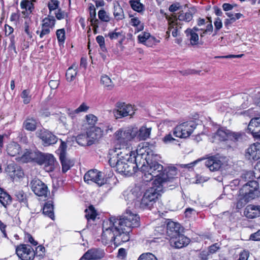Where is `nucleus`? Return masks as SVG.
<instances>
[{
    "label": "nucleus",
    "instance_id": "obj_1",
    "mask_svg": "<svg viewBox=\"0 0 260 260\" xmlns=\"http://www.w3.org/2000/svg\"><path fill=\"white\" fill-rule=\"evenodd\" d=\"M139 225V216L126 210L119 218L111 217L103 221L102 242L105 245L113 242L116 245L127 242L132 229Z\"/></svg>",
    "mask_w": 260,
    "mask_h": 260
},
{
    "label": "nucleus",
    "instance_id": "obj_2",
    "mask_svg": "<svg viewBox=\"0 0 260 260\" xmlns=\"http://www.w3.org/2000/svg\"><path fill=\"white\" fill-rule=\"evenodd\" d=\"M144 148H142V144L139 145L136 153L127 148H121L116 146L109 150V163L111 167H115L116 171L125 175L131 176L136 173L141 163H144L146 156Z\"/></svg>",
    "mask_w": 260,
    "mask_h": 260
},
{
    "label": "nucleus",
    "instance_id": "obj_3",
    "mask_svg": "<svg viewBox=\"0 0 260 260\" xmlns=\"http://www.w3.org/2000/svg\"><path fill=\"white\" fill-rule=\"evenodd\" d=\"M142 148L146 150L144 154L146 156L142 158L145 159L144 163L141 164V171L143 173L142 179L145 182H150L153 180L152 184H157L155 181L157 179H161L165 176L163 166L156 161H153V153L147 146V144L142 143Z\"/></svg>",
    "mask_w": 260,
    "mask_h": 260
},
{
    "label": "nucleus",
    "instance_id": "obj_4",
    "mask_svg": "<svg viewBox=\"0 0 260 260\" xmlns=\"http://www.w3.org/2000/svg\"><path fill=\"white\" fill-rule=\"evenodd\" d=\"M239 194L241 199L247 202L258 197L260 192L258 190L257 182L254 180L248 181L239 190Z\"/></svg>",
    "mask_w": 260,
    "mask_h": 260
},
{
    "label": "nucleus",
    "instance_id": "obj_5",
    "mask_svg": "<svg viewBox=\"0 0 260 260\" xmlns=\"http://www.w3.org/2000/svg\"><path fill=\"white\" fill-rule=\"evenodd\" d=\"M61 143L59 148L57 149L56 152L59 155V160L62 166V172L63 173L67 172L70 168L73 166L74 162L73 160L69 158L67 156V148L66 143L60 140Z\"/></svg>",
    "mask_w": 260,
    "mask_h": 260
},
{
    "label": "nucleus",
    "instance_id": "obj_6",
    "mask_svg": "<svg viewBox=\"0 0 260 260\" xmlns=\"http://www.w3.org/2000/svg\"><path fill=\"white\" fill-rule=\"evenodd\" d=\"M137 134V129L128 127L125 129H120L117 131L114 136L116 140L122 144V148H125L124 144L134 139Z\"/></svg>",
    "mask_w": 260,
    "mask_h": 260
},
{
    "label": "nucleus",
    "instance_id": "obj_7",
    "mask_svg": "<svg viewBox=\"0 0 260 260\" xmlns=\"http://www.w3.org/2000/svg\"><path fill=\"white\" fill-rule=\"evenodd\" d=\"M196 127L193 122H184L175 128L173 135L178 138H187L192 134Z\"/></svg>",
    "mask_w": 260,
    "mask_h": 260
},
{
    "label": "nucleus",
    "instance_id": "obj_8",
    "mask_svg": "<svg viewBox=\"0 0 260 260\" xmlns=\"http://www.w3.org/2000/svg\"><path fill=\"white\" fill-rule=\"evenodd\" d=\"M84 180L88 184L95 183L99 186L105 183V179L102 172L96 169L88 171L84 176Z\"/></svg>",
    "mask_w": 260,
    "mask_h": 260
},
{
    "label": "nucleus",
    "instance_id": "obj_9",
    "mask_svg": "<svg viewBox=\"0 0 260 260\" xmlns=\"http://www.w3.org/2000/svg\"><path fill=\"white\" fill-rule=\"evenodd\" d=\"M36 135L42 140L44 146L53 145L56 143L58 140L52 133L45 129L38 131Z\"/></svg>",
    "mask_w": 260,
    "mask_h": 260
},
{
    "label": "nucleus",
    "instance_id": "obj_10",
    "mask_svg": "<svg viewBox=\"0 0 260 260\" xmlns=\"http://www.w3.org/2000/svg\"><path fill=\"white\" fill-rule=\"evenodd\" d=\"M16 253L22 260H33L35 252L29 245L20 244L16 249Z\"/></svg>",
    "mask_w": 260,
    "mask_h": 260
},
{
    "label": "nucleus",
    "instance_id": "obj_11",
    "mask_svg": "<svg viewBox=\"0 0 260 260\" xmlns=\"http://www.w3.org/2000/svg\"><path fill=\"white\" fill-rule=\"evenodd\" d=\"M32 191L38 196L46 197L49 190L47 186L38 178L32 179L30 183Z\"/></svg>",
    "mask_w": 260,
    "mask_h": 260
},
{
    "label": "nucleus",
    "instance_id": "obj_12",
    "mask_svg": "<svg viewBox=\"0 0 260 260\" xmlns=\"http://www.w3.org/2000/svg\"><path fill=\"white\" fill-rule=\"evenodd\" d=\"M117 109L114 110L113 113L116 119L121 118L128 115L132 116L135 112L132 105H125L124 103L118 104Z\"/></svg>",
    "mask_w": 260,
    "mask_h": 260
},
{
    "label": "nucleus",
    "instance_id": "obj_13",
    "mask_svg": "<svg viewBox=\"0 0 260 260\" xmlns=\"http://www.w3.org/2000/svg\"><path fill=\"white\" fill-rule=\"evenodd\" d=\"M105 255L104 250L100 248H91L88 250L79 260H100Z\"/></svg>",
    "mask_w": 260,
    "mask_h": 260
},
{
    "label": "nucleus",
    "instance_id": "obj_14",
    "mask_svg": "<svg viewBox=\"0 0 260 260\" xmlns=\"http://www.w3.org/2000/svg\"><path fill=\"white\" fill-rule=\"evenodd\" d=\"M245 158L249 160L260 158V143H255L250 145L245 150Z\"/></svg>",
    "mask_w": 260,
    "mask_h": 260
},
{
    "label": "nucleus",
    "instance_id": "obj_15",
    "mask_svg": "<svg viewBox=\"0 0 260 260\" xmlns=\"http://www.w3.org/2000/svg\"><path fill=\"white\" fill-rule=\"evenodd\" d=\"M167 178L165 176L162 177L161 179H157L155 181L157 186L158 187H161V192L164 188H169V189H172L175 188L178 186V179L176 177H171Z\"/></svg>",
    "mask_w": 260,
    "mask_h": 260
},
{
    "label": "nucleus",
    "instance_id": "obj_16",
    "mask_svg": "<svg viewBox=\"0 0 260 260\" xmlns=\"http://www.w3.org/2000/svg\"><path fill=\"white\" fill-rule=\"evenodd\" d=\"M247 133H250L254 138L260 136V117L252 118L247 127Z\"/></svg>",
    "mask_w": 260,
    "mask_h": 260
},
{
    "label": "nucleus",
    "instance_id": "obj_17",
    "mask_svg": "<svg viewBox=\"0 0 260 260\" xmlns=\"http://www.w3.org/2000/svg\"><path fill=\"white\" fill-rule=\"evenodd\" d=\"M189 241V239L180 233L170 240L171 245L176 248H181L187 245Z\"/></svg>",
    "mask_w": 260,
    "mask_h": 260
},
{
    "label": "nucleus",
    "instance_id": "obj_18",
    "mask_svg": "<svg viewBox=\"0 0 260 260\" xmlns=\"http://www.w3.org/2000/svg\"><path fill=\"white\" fill-rule=\"evenodd\" d=\"M160 192H161V187H158L157 184H152V186L147 189L143 196L145 199L155 203L158 196H160Z\"/></svg>",
    "mask_w": 260,
    "mask_h": 260
},
{
    "label": "nucleus",
    "instance_id": "obj_19",
    "mask_svg": "<svg viewBox=\"0 0 260 260\" xmlns=\"http://www.w3.org/2000/svg\"><path fill=\"white\" fill-rule=\"evenodd\" d=\"M123 196L125 200L129 202H134L135 205L138 206V201L141 197V192L139 188L135 187L129 191H124Z\"/></svg>",
    "mask_w": 260,
    "mask_h": 260
},
{
    "label": "nucleus",
    "instance_id": "obj_20",
    "mask_svg": "<svg viewBox=\"0 0 260 260\" xmlns=\"http://www.w3.org/2000/svg\"><path fill=\"white\" fill-rule=\"evenodd\" d=\"M6 171L13 179L16 177L20 178L23 175V172L21 168L14 163H11L7 166Z\"/></svg>",
    "mask_w": 260,
    "mask_h": 260
},
{
    "label": "nucleus",
    "instance_id": "obj_21",
    "mask_svg": "<svg viewBox=\"0 0 260 260\" xmlns=\"http://www.w3.org/2000/svg\"><path fill=\"white\" fill-rule=\"evenodd\" d=\"M245 216L250 219H253L260 216V206L249 205L244 210Z\"/></svg>",
    "mask_w": 260,
    "mask_h": 260
},
{
    "label": "nucleus",
    "instance_id": "obj_22",
    "mask_svg": "<svg viewBox=\"0 0 260 260\" xmlns=\"http://www.w3.org/2000/svg\"><path fill=\"white\" fill-rule=\"evenodd\" d=\"M205 164L211 171L214 172L218 171L222 164L217 157L212 156L206 160Z\"/></svg>",
    "mask_w": 260,
    "mask_h": 260
},
{
    "label": "nucleus",
    "instance_id": "obj_23",
    "mask_svg": "<svg viewBox=\"0 0 260 260\" xmlns=\"http://www.w3.org/2000/svg\"><path fill=\"white\" fill-rule=\"evenodd\" d=\"M181 226L178 223L172 221H169L167 225L166 232L170 239L180 233Z\"/></svg>",
    "mask_w": 260,
    "mask_h": 260
},
{
    "label": "nucleus",
    "instance_id": "obj_24",
    "mask_svg": "<svg viewBox=\"0 0 260 260\" xmlns=\"http://www.w3.org/2000/svg\"><path fill=\"white\" fill-rule=\"evenodd\" d=\"M107 36L111 40H117L119 39V44L121 46V50H123V46H122V43L125 39V34L122 30L116 28L114 31L109 32Z\"/></svg>",
    "mask_w": 260,
    "mask_h": 260
},
{
    "label": "nucleus",
    "instance_id": "obj_25",
    "mask_svg": "<svg viewBox=\"0 0 260 260\" xmlns=\"http://www.w3.org/2000/svg\"><path fill=\"white\" fill-rule=\"evenodd\" d=\"M89 138V144H93L96 140L100 139L103 135V131L99 127L91 128L87 132Z\"/></svg>",
    "mask_w": 260,
    "mask_h": 260
},
{
    "label": "nucleus",
    "instance_id": "obj_26",
    "mask_svg": "<svg viewBox=\"0 0 260 260\" xmlns=\"http://www.w3.org/2000/svg\"><path fill=\"white\" fill-rule=\"evenodd\" d=\"M7 153L11 156H15L20 154L21 152V149L20 145L16 142H11L7 146Z\"/></svg>",
    "mask_w": 260,
    "mask_h": 260
},
{
    "label": "nucleus",
    "instance_id": "obj_27",
    "mask_svg": "<svg viewBox=\"0 0 260 260\" xmlns=\"http://www.w3.org/2000/svg\"><path fill=\"white\" fill-rule=\"evenodd\" d=\"M78 67L74 64L69 67L66 71V77L68 82H71L74 81L78 73Z\"/></svg>",
    "mask_w": 260,
    "mask_h": 260
},
{
    "label": "nucleus",
    "instance_id": "obj_28",
    "mask_svg": "<svg viewBox=\"0 0 260 260\" xmlns=\"http://www.w3.org/2000/svg\"><path fill=\"white\" fill-rule=\"evenodd\" d=\"M151 128H147L145 126H142L139 131L137 130V134L135 137L139 140H145L150 136Z\"/></svg>",
    "mask_w": 260,
    "mask_h": 260
},
{
    "label": "nucleus",
    "instance_id": "obj_29",
    "mask_svg": "<svg viewBox=\"0 0 260 260\" xmlns=\"http://www.w3.org/2000/svg\"><path fill=\"white\" fill-rule=\"evenodd\" d=\"M193 10H189L188 12L186 13H184L183 11H181L179 12L178 18L176 16H174L173 18V20L177 19V21L178 20L180 21H184L186 22L190 21L192 18L194 12H192Z\"/></svg>",
    "mask_w": 260,
    "mask_h": 260
},
{
    "label": "nucleus",
    "instance_id": "obj_30",
    "mask_svg": "<svg viewBox=\"0 0 260 260\" xmlns=\"http://www.w3.org/2000/svg\"><path fill=\"white\" fill-rule=\"evenodd\" d=\"M230 130L221 127L214 134V138L220 141H225L229 139Z\"/></svg>",
    "mask_w": 260,
    "mask_h": 260
},
{
    "label": "nucleus",
    "instance_id": "obj_31",
    "mask_svg": "<svg viewBox=\"0 0 260 260\" xmlns=\"http://www.w3.org/2000/svg\"><path fill=\"white\" fill-rule=\"evenodd\" d=\"M37 120L33 118H27L23 123V127L27 131L33 132L37 128Z\"/></svg>",
    "mask_w": 260,
    "mask_h": 260
},
{
    "label": "nucleus",
    "instance_id": "obj_32",
    "mask_svg": "<svg viewBox=\"0 0 260 260\" xmlns=\"http://www.w3.org/2000/svg\"><path fill=\"white\" fill-rule=\"evenodd\" d=\"M43 213L44 215L48 216L51 219H54L53 212V205L52 201H48L46 203L43 209Z\"/></svg>",
    "mask_w": 260,
    "mask_h": 260
},
{
    "label": "nucleus",
    "instance_id": "obj_33",
    "mask_svg": "<svg viewBox=\"0 0 260 260\" xmlns=\"http://www.w3.org/2000/svg\"><path fill=\"white\" fill-rule=\"evenodd\" d=\"M253 176H254L255 178L260 179V160L256 163L253 172L250 171L246 172L243 175L242 178L245 179L247 178L251 179V177H252Z\"/></svg>",
    "mask_w": 260,
    "mask_h": 260
},
{
    "label": "nucleus",
    "instance_id": "obj_34",
    "mask_svg": "<svg viewBox=\"0 0 260 260\" xmlns=\"http://www.w3.org/2000/svg\"><path fill=\"white\" fill-rule=\"evenodd\" d=\"M185 32L191 45H195L198 44L199 35L197 32H193V30H191V28H187Z\"/></svg>",
    "mask_w": 260,
    "mask_h": 260
},
{
    "label": "nucleus",
    "instance_id": "obj_35",
    "mask_svg": "<svg viewBox=\"0 0 260 260\" xmlns=\"http://www.w3.org/2000/svg\"><path fill=\"white\" fill-rule=\"evenodd\" d=\"M55 19L52 15L48 14V16L45 17L42 20L41 26L53 29L55 24Z\"/></svg>",
    "mask_w": 260,
    "mask_h": 260
},
{
    "label": "nucleus",
    "instance_id": "obj_36",
    "mask_svg": "<svg viewBox=\"0 0 260 260\" xmlns=\"http://www.w3.org/2000/svg\"><path fill=\"white\" fill-rule=\"evenodd\" d=\"M45 166L48 169V171H52L54 169V166L55 162V158L51 154H46V157L44 159Z\"/></svg>",
    "mask_w": 260,
    "mask_h": 260
},
{
    "label": "nucleus",
    "instance_id": "obj_37",
    "mask_svg": "<svg viewBox=\"0 0 260 260\" xmlns=\"http://www.w3.org/2000/svg\"><path fill=\"white\" fill-rule=\"evenodd\" d=\"M113 15L116 20H122L124 18V11L119 4L114 6Z\"/></svg>",
    "mask_w": 260,
    "mask_h": 260
},
{
    "label": "nucleus",
    "instance_id": "obj_38",
    "mask_svg": "<svg viewBox=\"0 0 260 260\" xmlns=\"http://www.w3.org/2000/svg\"><path fill=\"white\" fill-rule=\"evenodd\" d=\"M11 196L0 188V202L5 207L11 203Z\"/></svg>",
    "mask_w": 260,
    "mask_h": 260
},
{
    "label": "nucleus",
    "instance_id": "obj_39",
    "mask_svg": "<svg viewBox=\"0 0 260 260\" xmlns=\"http://www.w3.org/2000/svg\"><path fill=\"white\" fill-rule=\"evenodd\" d=\"M154 203L152 201H149L148 199H145L144 196H143L141 200H139V201H138V206L142 209H150Z\"/></svg>",
    "mask_w": 260,
    "mask_h": 260
},
{
    "label": "nucleus",
    "instance_id": "obj_40",
    "mask_svg": "<svg viewBox=\"0 0 260 260\" xmlns=\"http://www.w3.org/2000/svg\"><path fill=\"white\" fill-rule=\"evenodd\" d=\"M89 138L87 133L86 134L79 135L76 137V141L78 144L81 146H89Z\"/></svg>",
    "mask_w": 260,
    "mask_h": 260
},
{
    "label": "nucleus",
    "instance_id": "obj_41",
    "mask_svg": "<svg viewBox=\"0 0 260 260\" xmlns=\"http://www.w3.org/2000/svg\"><path fill=\"white\" fill-rule=\"evenodd\" d=\"M244 136L243 132H235L230 130L229 139L234 142H237L241 141Z\"/></svg>",
    "mask_w": 260,
    "mask_h": 260
},
{
    "label": "nucleus",
    "instance_id": "obj_42",
    "mask_svg": "<svg viewBox=\"0 0 260 260\" xmlns=\"http://www.w3.org/2000/svg\"><path fill=\"white\" fill-rule=\"evenodd\" d=\"M129 3L132 9L135 11L141 12L144 9V6L140 3V0H131Z\"/></svg>",
    "mask_w": 260,
    "mask_h": 260
},
{
    "label": "nucleus",
    "instance_id": "obj_43",
    "mask_svg": "<svg viewBox=\"0 0 260 260\" xmlns=\"http://www.w3.org/2000/svg\"><path fill=\"white\" fill-rule=\"evenodd\" d=\"M15 196L20 202L23 203L24 204L27 203V195L23 190H15Z\"/></svg>",
    "mask_w": 260,
    "mask_h": 260
},
{
    "label": "nucleus",
    "instance_id": "obj_44",
    "mask_svg": "<svg viewBox=\"0 0 260 260\" xmlns=\"http://www.w3.org/2000/svg\"><path fill=\"white\" fill-rule=\"evenodd\" d=\"M20 7L22 9L29 11L28 13H31L34 9L32 2L28 0L22 1L20 3Z\"/></svg>",
    "mask_w": 260,
    "mask_h": 260
},
{
    "label": "nucleus",
    "instance_id": "obj_45",
    "mask_svg": "<svg viewBox=\"0 0 260 260\" xmlns=\"http://www.w3.org/2000/svg\"><path fill=\"white\" fill-rule=\"evenodd\" d=\"M21 97L23 99V103L24 104H28L30 103L31 99L30 91L28 89L23 90L21 94Z\"/></svg>",
    "mask_w": 260,
    "mask_h": 260
},
{
    "label": "nucleus",
    "instance_id": "obj_46",
    "mask_svg": "<svg viewBox=\"0 0 260 260\" xmlns=\"http://www.w3.org/2000/svg\"><path fill=\"white\" fill-rule=\"evenodd\" d=\"M130 23L132 25L136 27L138 32L142 30L144 28L143 24L141 23L140 20L137 17L132 18Z\"/></svg>",
    "mask_w": 260,
    "mask_h": 260
},
{
    "label": "nucleus",
    "instance_id": "obj_47",
    "mask_svg": "<svg viewBox=\"0 0 260 260\" xmlns=\"http://www.w3.org/2000/svg\"><path fill=\"white\" fill-rule=\"evenodd\" d=\"M101 81L105 87L109 88L110 89L113 87L111 79L107 75L102 76Z\"/></svg>",
    "mask_w": 260,
    "mask_h": 260
},
{
    "label": "nucleus",
    "instance_id": "obj_48",
    "mask_svg": "<svg viewBox=\"0 0 260 260\" xmlns=\"http://www.w3.org/2000/svg\"><path fill=\"white\" fill-rule=\"evenodd\" d=\"M85 212H86L85 217L87 220H94L95 218L96 215L92 206H90L88 209L85 210Z\"/></svg>",
    "mask_w": 260,
    "mask_h": 260
},
{
    "label": "nucleus",
    "instance_id": "obj_49",
    "mask_svg": "<svg viewBox=\"0 0 260 260\" xmlns=\"http://www.w3.org/2000/svg\"><path fill=\"white\" fill-rule=\"evenodd\" d=\"M56 35L59 43L63 44L66 38L64 29H57L56 32Z\"/></svg>",
    "mask_w": 260,
    "mask_h": 260
},
{
    "label": "nucleus",
    "instance_id": "obj_50",
    "mask_svg": "<svg viewBox=\"0 0 260 260\" xmlns=\"http://www.w3.org/2000/svg\"><path fill=\"white\" fill-rule=\"evenodd\" d=\"M138 260H157V259L152 253L147 252L141 254Z\"/></svg>",
    "mask_w": 260,
    "mask_h": 260
},
{
    "label": "nucleus",
    "instance_id": "obj_51",
    "mask_svg": "<svg viewBox=\"0 0 260 260\" xmlns=\"http://www.w3.org/2000/svg\"><path fill=\"white\" fill-rule=\"evenodd\" d=\"M98 16L99 19L102 21L108 22L110 20L109 15L104 10H100L99 11Z\"/></svg>",
    "mask_w": 260,
    "mask_h": 260
},
{
    "label": "nucleus",
    "instance_id": "obj_52",
    "mask_svg": "<svg viewBox=\"0 0 260 260\" xmlns=\"http://www.w3.org/2000/svg\"><path fill=\"white\" fill-rule=\"evenodd\" d=\"M58 5L59 2L57 0H51L48 4V7L49 10V14L52 15V12L57 9Z\"/></svg>",
    "mask_w": 260,
    "mask_h": 260
},
{
    "label": "nucleus",
    "instance_id": "obj_53",
    "mask_svg": "<svg viewBox=\"0 0 260 260\" xmlns=\"http://www.w3.org/2000/svg\"><path fill=\"white\" fill-rule=\"evenodd\" d=\"M177 174V169L175 167L172 166L169 167L168 170L165 174V177L171 179V177H175Z\"/></svg>",
    "mask_w": 260,
    "mask_h": 260
},
{
    "label": "nucleus",
    "instance_id": "obj_54",
    "mask_svg": "<svg viewBox=\"0 0 260 260\" xmlns=\"http://www.w3.org/2000/svg\"><path fill=\"white\" fill-rule=\"evenodd\" d=\"M89 109V107L87 105V104L83 103L78 108L74 111L73 113L75 114H79L81 112H86Z\"/></svg>",
    "mask_w": 260,
    "mask_h": 260
},
{
    "label": "nucleus",
    "instance_id": "obj_55",
    "mask_svg": "<svg viewBox=\"0 0 260 260\" xmlns=\"http://www.w3.org/2000/svg\"><path fill=\"white\" fill-rule=\"evenodd\" d=\"M151 37L152 36H150L149 33L143 32L138 36V40L140 43L143 44L146 40H148V39Z\"/></svg>",
    "mask_w": 260,
    "mask_h": 260
},
{
    "label": "nucleus",
    "instance_id": "obj_56",
    "mask_svg": "<svg viewBox=\"0 0 260 260\" xmlns=\"http://www.w3.org/2000/svg\"><path fill=\"white\" fill-rule=\"evenodd\" d=\"M159 42V40H157L154 37H151L143 44L148 47H152L154 45H156Z\"/></svg>",
    "mask_w": 260,
    "mask_h": 260
},
{
    "label": "nucleus",
    "instance_id": "obj_57",
    "mask_svg": "<svg viewBox=\"0 0 260 260\" xmlns=\"http://www.w3.org/2000/svg\"><path fill=\"white\" fill-rule=\"evenodd\" d=\"M168 20L169 23V28L168 30L167 31V34L168 35V37H169L170 30L172 28H174L175 25L178 24V22H177V19L173 20L172 17H169L168 19Z\"/></svg>",
    "mask_w": 260,
    "mask_h": 260
},
{
    "label": "nucleus",
    "instance_id": "obj_58",
    "mask_svg": "<svg viewBox=\"0 0 260 260\" xmlns=\"http://www.w3.org/2000/svg\"><path fill=\"white\" fill-rule=\"evenodd\" d=\"M45 157L46 154L42 153L39 151L36 157L35 161L39 165H43V164H44Z\"/></svg>",
    "mask_w": 260,
    "mask_h": 260
},
{
    "label": "nucleus",
    "instance_id": "obj_59",
    "mask_svg": "<svg viewBox=\"0 0 260 260\" xmlns=\"http://www.w3.org/2000/svg\"><path fill=\"white\" fill-rule=\"evenodd\" d=\"M41 31H39L38 30L36 32L37 34H39L40 38H43L45 36L49 35L51 29L48 28L44 27V26H41Z\"/></svg>",
    "mask_w": 260,
    "mask_h": 260
},
{
    "label": "nucleus",
    "instance_id": "obj_60",
    "mask_svg": "<svg viewBox=\"0 0 260 260\" xmlns=\"http://www.w3.org/2000/svg\"><path fill=\"white\" fill-rule=\"evenodd\" d=\"M86 119L87 123L90 125H94L97 121V117L93 114L86 115Z\"/></svg>",
    "mask_w": 260,
    "mask_h": 260
},
{
    "label": "nucleus",
    "instance_id": "obj_61",
    "mask_svg": "<svg viewBox=\"0 0 260 260\" xmlns=\"http://www.w3.org/2000/svg\"><path fill=\"white\" fill-rule=\"evenodd\" d=\"M30 150H28V149H25V150L24 151V152L22 154V155L20 157V159L21 160V161L23 162H25L30 161V160H27V159H25V158H27V157H29L30 156Z\"/></svg>",
    "mask_w": 260,
    "mask_h": 260
},
{
    "label": "nucleus",
    "instance_id": "obj_62",
    "mask_svg": "<svg viewBox=\"0 0 260 260\" xmlns=\"http://www.w3.org/2000/svg\"><path fill=\"white\" fill-rule=\"evenodd\" d=\"M225 14L230 19H235V21L240 19L243 16V15L240 13L233 14L232 12H226Z\"/></svg>",
    "mask_w": 260,
    "mask_h": 260
},
{
    "label": "nucleus",
    "instance_id": "obj_63",
    "mask_svg": "<svg viewBox=\"0 0 260 260\" xmlns=\"http://www.w3.org/2000/svg\"><path fill=\"white\" fill-rule=\"evenodd\" d=\"M67 15V14L64 11H62L61 9H58L57 12H55V16L58 20L63 19Z\"/></svg>",
    "mask_w": 260,
    "mask_h": 260
},
{
    "label": "nucleus",
    "instance_id": "obj_64",
    "mask_svg": "<svg viewBox=\"0 0 260 260\" xmlns=\"http://www.w3.org/2000/svg\"><path fill=\"white\" fill-rule=\"evenodd\" d=\"M250 239L253 241H260V230L256 233L252 234L250 236Z\"/></svg>",
    "mask_w": 260,
    "mask_h": 260
}]
</instances>
